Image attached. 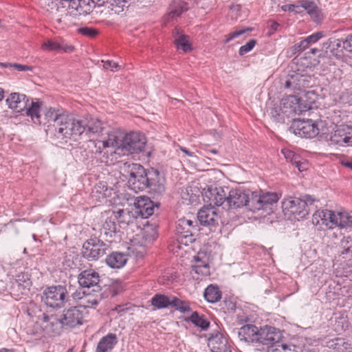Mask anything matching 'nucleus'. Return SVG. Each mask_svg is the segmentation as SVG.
Wrapping results in <instances>:
<instances>
[{
    "label": "nucleus",
    "instance_id": "obj_1",
    "mask_svg": "<svg viewBox=\"0 0 352 352\" xmlns=\"http://www.w3.org/2000/svg\"><path fill=\"white\" fill-rule=\"evenodd\" d=\"M45 118L48 122L54 123L55 135L58 138L70 139L73 136L80 135L85 131L83 120L77 119L63 109H47Z\"/></svg>",
    "mask_w": 352,
    "mask_h": 352
},
{
    "label": "nucleus",
    "instance_id": "obj_2",
    "mask_svg": "<svg viewBox=\"0 0 352 352\" xmlns=\"http://www.w3.org/2000/svg\"><path fill=\"white\" fill-rule=\"evenodd\" d=\"M312 223L320 229L352 227L351 213L346 210H319L312 217Z\"/></svg>",
    "mask_w": 352,
    "mask_h": 352
},
{
    "label": "nucleus",
    "instance_id": "obj_3",
    "mask_svg": "<svg viewBox=\"0 0 352 352\" xmlns=\"http://www.w3.org/2000/svg\"><path fill=\"white\" fill-rule=\"evenodd\" d=\"M129 168L128 184L129 188L135 192L146 190L148 187L150 171L146 172L144 168L139 164H132Z\"/></svg>",
    "mask_w": 352,
    "mask_h": 352
},
{
    "label": "nucleus",
    "instance_id": "obj_4",
    "mask_svg": "<svg viewBox=\"0 0 352 352\" xmlns=\"http://www.w3.org/2000/svg\"><path fill=\"white\" fill-rule=\"evenodd\" d=\"M96 148V153L102 154L103 157L109 153L116 154L117 151L121 150V138L114 132L107 133V136L101 140H91Z\"/></svg>",
    "mask_w": 352,
    "mask_h": 352
},
{
    "label": "nucleus",
    "instance_id": "obj_5",
    "mask_svg": "<svg viewBox=\"0 0 352 352\" xmlns=\"http://www.w3.org/2000/svg\"><path fill=\"white\" fill-rule=\"evenodd\" d=\"M279 199L276 192H263L262 190L251 192L249 206L252 211L267 210Z\"/></svg>",
    "mask_w": 352,
    "mask_h": 352
},
{
    "label": "nucleus",
    "instance_id": "obj_6",
    "mask_svg": "<svg viewBox=\"0 0 352 352\" xmlns=\"http://www.w3.org/2000/svg\"><path fill=\"white\" fill-rule=\"evenodd\" d=\"M67 300V291L62 285L47 287L42 296V300L46 305L53 308L62 307Z\"/></svg>",
    "mask_w": 352,
    "mask_h": 352
},
{
    "label": "nucleus",
    "instance_id": "obj_7",
    "mask_svg": "<svg viewBox=\"0 0 352 352\" xmlns=\"http://www.w3.org/2000/svg\"><path fill=\"white\" fill-rule=\"evenodd\" d=\"M314 199L310 196L307 197L305 200L297 197H288L284 199L282 202V207L284 211L298 215L302 218L309 213L308 204H312Z\"/></svg>",
    "mask_w": 352,
    "mask_h": 352
},
{
    "label": "nucleus",
    "instance_id": "obj_8",
    "mask_svg": "<svg viewBox=\"0 0 352 352\" xmlns=\"http://www.w3.org/2000/svg\"><path fill=\"white\" fill-rule=\"evenodd\" d=\"M280 109L282 113L289 117L293 115H300L310 109V106L302 102L296 96L289 95L280 100Z\"/></svg>",
    "mask_w": 352,
    "mask_h": 352
},
{
    "label": "nucleus",
    "instance_id": "obj_9",
    "mask_svg": "<svg viewBox=\"0 0 352 352\" xmlns=\"http://www.w3.org/2000/svg\"><path fill=\"white\" fill-rule=\"evenodd\" d=\"M197 222L196 220H190L187 218H181L177 221L176 232L178 235L179 243L187 245L195 241L194 232L197 230Z\"/></svg>",
    "mask_w": 352,
    "mask_h": 352
},
{
    "label": "nucleus",
    "instance_id": "obj_10",
    "mask_svg": "<svg viewBox=\"0 0 352 352\" xmlns=\"http://www.w3.org/2000/svg\"><path fill=\"white\" fill-rule=\"evenodd\" d=\"M121 150L131 153H138L142 151L146 144V137L138 132H131L121 138Z\"/></svg>",
    "mask_w": 352,
    "mask_h": 352
},
{
    "label": "nucleus",
    "instance_id": "obj_11",
    "mask_svg": "<svg viewBox=\"0 0 352 352\" xmlns=\"http://www.w3.org/2000/svg\"><path fill=\"white\" fill-rule=\"evenodd\" d=\"M60 318L54 314H43L39 318L38 321L34 323V327L43 331V333L48 336H52L59 333L61 329Z\"/></svg>",
    "mask_w": 352,
    "mask_h": 352
},
{
    "label": "nucleus",
    "instance_id": "obj_12",
    "mask_svg": "<svg viewBox=\"0 0 352 352\" xmlns=\"http://www.w3.org/2000/svg\"><path fill=\"white\" fill-rule=\"evenodd\" d=\"M290 130L297 135L306 138H312L319 133L318 126L310 120H294L290 127Z\"/></svg>",
    "mask_w": 352,
    "mask_h": 352
},
{
    "label": "nucleus",
    "instance_id": "obj_13",
    "mask_svg": "<svg viewBox=\"0 0 352 352\" xmlns=\"http://www.w3.org/2000/svg\"><path fill=\"white\" fill-rule=\"evenodd\" d=\"M107 245L98 238L87 240L82 246V254L89 260H96L106 253Z\"/></svg>",
    "mask_w": 352,
    "mask_h": 352
},
{
    "label": "nucleus",
    "instance_id": "obj_14",
    "mask_svg": "<svg viewBox=\"0 0 352 352\" xmlns=\"http://www.w3.org/2000/svg\"><path fill=\"white\" fill-rule=\"evenodd\" d=\"M250 191L241 188L232 189L227 195L226 206L229 208H239L249 206Z\"/></svg>",
    "mask_w": 352,
    "mask_h": 352
},
{
    "label": "nucleus",
    "instance_id": "obj_15",
    "mask_svg": "<svg viewBox=\"0 0 352 352\" xmlns=\"http://www.w3.org/2000/svg\"><path fill=\"white\" fill-rule=\"evenodd\" d=\"M330 144L347 146L352 145V127L348 125H340L331 134Z\"/></svg>",
    "mask_w": 352,
    "mask_h": 352
},
{
    "label": "nucleus",
    "instance_id": "obj_16",
    "mask_svg": "<svg viewBox=\"0 0 352 352\" xmlns=\"http://www.w3.org/2000/svg\"><path fill=\"white\" fill-rule=\"evenodd\" d=\"M204 200L209 203L210 206H226L227 193L224 188L221 186H211L203 193Z\"/></svg>",
    "mask_w": 352,
    "mask_h": 352
},
{
    "label": "nucleus",
    "instance_id": "obj_17",
    "mask_svg": "<svg viewBox=\"0 0 352 352\" xmlns=\"http://www.w3.org/2000/svg\"><path fill=\"white\" fill-rule=\"evenodd\" d=\"M85 309L82 307H73L65 310L60 318L63 325L74 327L77 325L82 324Z\"/></svg>",
    "mask_w": 352,
    "mask_h": 352
},
{
    "label": "nucleus",
    "instance_id": "obj_18",
    "mask_svg": "<svg viewBox=\"0 0 352 352\" xmlns=\"http://www.w3.org/2000/svg\"><path fill=\"white\" fill-rule=\"evenodd\" d=\"M257 343L272 346L278 344L282 338L280 331L271 326H265L258 329Z\"/></svg>",
    "mask_w": 352,
    "mask_h": 352
},
{
    "label": "nucleus",
    "instance_id": "obj_19",
    "mask_svg": "<svg viewBox=\"0 0 352 352\" xmlns=\"http://www.w3.org/2000/svg\"><path fill=\"white\" fill-rule=\"evenodd\" d=\"M100 282V276L98 272L92 270H87L82 271L78 275V283L79 285L84 288L96 287L94 289V292H99L100 286L98 283Z\"/></svg>",
    "mask_w": 352,
    "mask_h": 352
},
{
    "label": "nucleus",
    "instance_id": "obj_20",
    "mask_svg": "<svg viewBox=\"0 0 352 352\" xmlns=\"http://www.w3.org/2000/svg\"><path fill=\"white\" fill-rule=\"evenodd\" d=\"M208 346L212 352H231L230 345L226 336L217 333L209 338Z\"/></svg>",
    "mask_w": 352,
    "mask_h": 352
},
{
    "label": "nucleus",
    "instance_id": "obj_21",
    "mask_svg": "<svg viewBox=\"0 0 352 352\" xmlns=\"http://www.w3.org/2000/svg\"><path fill=\"white\" fill-rule=\"evenodd\" d=\"M41 48L43 50L65 53H69L74 50V46L67 44L61 38H55L54 39L45 41L41 45Z\"/></svg>",
    "mask_w": 352,
    "mask_h": 352
},
{
    "label": "nucleus",
    "instance_id": "obj_22",
    "mask_svg": "<svg viewBox=\"0 0 352 352\" xmlns=\"http://www.w3.org/2000/svg\"><path fill=\"white\" fill-rule=\"evenodd\" d=\"M146 189L154 195H161L165 191V179L157 170H150V177Z\"/></svg>",
    "mask_w": 352,
    "mask_h": 352
},
{
    "label": "nucleus",
    "instance_id": "obj_23",
    "mask_svg": "<svg viewBox=\"0 0 352 352\" xmlns=\"http://www.w3.org/2000/svg\"><path fill=\"white\" fill-rule=\"evenodd\" d=\"M93 3L91 0H72L68 6L69 13L74 16L89 14Z\"/></svg>",
    "mask_w": 352,
    "mask_h": 352
},
{
    "label": "nucleus",
    "instance_id": "obj_24",
    "mask_svg": "<svg viewBox=\"0 0 352 352\" xmlns=\"http://www.w3.org/2000/svg\"><path fill=\"white\" fill-rule=\"evenodd\" d=\"M309 78V76L296 73L287 78L285 82V87L295 91H302L310 86Z\"/></svg>",
    "mask_w": 352,
    "mask_h": 352
},
{
    "label": "nucleus",
    "instance_id": "obj_25",
    "mask_svg": "<svg viewBox=\"0 0 352 352\" xmlns=\"http://www.w3.org/2000/svg\"><path fill=\"white\" fill-rule=\"evenodd\" d=\"M9 108L16 112H21L28 106L29 98L24 94L12 93L6 99Z\"/></svg>",
    "mask_w": 352,
    "mask_h": 352
},
{
    "label": "nucleus",
    "instance_id": "obj_26",
    "mask_svg": "<svg viewBox=\"0 0 352 352\" xmlns=\"http://www.w3.org/2000/svg\"><path fill=\"white\" fill-rule=\"evenodd\" d=\"M258 328L254 324H245L238 331V336L241 341L248 343L257 342Z\"/></svg>",
    "mask_w": 352,
    "mask_h": 352
},
{
    "label": "nucleus",
    "instance_id": "obj_27",
    "mask_svg": "<svg viewBox=\"0 0 352 352\" xmlns=\"http://www.w3.org/2000/svg\"><path fill=\"white\" fill-rule=\"evenodd\" d=\"M218 214L213 206L203 207L197 214V218L204 225H214L218 220Z\"/></svg>",
    "mask_w": 352,
    "mask_h": 352
},
{
    "label": "nucleus",
    "instance_id": "obj_28",
    "mask_svg": "<svg viewBox=\"0 0 352 352\" xmlns=\"http://www.w3.org/2000/svg\"><path fill=\"white\" fill-rule=\"evenodd\" d=\"M136 213L142 218H148L154 212L153 203L149 199L141 198L135 204Z\"/></svg>",
    "mask_w": 352,
    "mask_h": 352
},
{
    "label": "nucleus",
    "instance_id": "obj_29",
    "mask_svg": "<svg viewBox=\"0 0 352 352\" xmlns=\"http://www.w3.org/2000/svg\"><path fill=\"white\" fill-rule=\"evenodd\" d=\"M333 352H352V344L343 338H336L327 342Z\"/></svg>",
    "mask_w": 352,
    "mask_h": 352
},
{
    "label": "nucleus",
    "instance_id": "obj_30",
    "mask_svg": "<svg viewBox=\"0 0 352 352\" xmlns=\"http://www.w3.org/2000/svg\"><path fill=\"white\" fill-rule=\"evenodd\" d=\"M118 342V338L116 334L110 333L102 337L99 341L96 352H109L111 351Z\"/></svg>",
    "mask_w": 352,
    "mask_h": 352
},
{
    "label": "nucleus",
    "instance_id": "obj_31",
    "mask_svg": "<svg viewBox=\"0 0 352 352\" xmlns=\"http://www.w3.org/2000/svg\"><path fill=\"white\" fill-rule=\"evenodd\" d=\"M111 191V190L107 187L104 182H100L92 189L91 196L94 200L102 202L107 197L110 196Z\"/></svg>",
    "mask_w": 352,
    "mask_h": 352
},
{
    "label": "nucleus",
    "instance_id": "obj_32",
    "mask_svg": "<svg viewBox=\"0 0 352 352\" xmlns=\"http://www.w3.org/2000/svg\"><path fill=\"white\" fill-rule=\"evenodd\" d=\"M127 261V256L124 253L113 252L106 258L107 264L112 268H121Z\"/></svg>",
    "mask_w": 352,
    "mask_h": 352
},
{
    "label": "nucleus",
    "instance_id": "obj_33",
    "mask_svg": "<svg viewBox=\"0 0 352 352\" xmlns=\"http://www.w3.org/2000/svg\"><path fill=\"white\" fill-rule=\"evenodd\" d=\"M111 214L112 217H116V222L120 224H129L134 219L133 212L126 209L115 210Z\"/></svg>",
    "mask_w": 352,
    "mask_h": 352
},
{
    "label": "nucleus",
    "instance_id": "obj_34",
    "mask_svg": "<svg viewBox=\"0 0 352 352\" xmlns=\"http://www.w3.org/2000/svg\"><path fill=\"white\" fill-rule=\"evenodd\" d=\"M118 230L117 222L116 221V217H112L111 214L109 216L105 221L103 223L101 232L108 237H112L116 234Z\"/></svg>",
    "mask_w": 352,
    "mask_h": 352
},
{
    "label": "nucleus",
    "instance_id": "obj_35",
    "mask_svg": "<svg viewBox=\"0 0 352 352\" xmlns=\"http://www.w3.org/2000/svg\"><path fill=\"white\" fill-rule=\"evenodd\" d=\"M171 296L164 294H156L151 300V305L155 309H161L170 307Z\"/></svg>",
    "mask_w": 352,
    "mask_h": 352
},
{
    "label": "nucleus",
    "instance_id": "obj_36",
    "mask_svg": "<svg viewBox=\"0 0 352 352\" xmlns=\"http://www.w3.org/2000/svg\"><path fill=\"white\" fill-rule=\"evenodd\" d=\"M25 114L30 116L33 122L36 124H41L40 121V103L38 102L30 101L28 106L24 110Z\"/></svg>",
    "mask_w": 352,
    "mask_h": 352
},
{
    "label": "nucleus",
    "instance_id": "obj_37",
    "mask_svg": "<svg viewBox=\"0 0 352 352\" xmlns=\"http://www.w3.org/2000/svg\"><path fill=\"white\" fill-rule=\"evenodd\" d=\"M204 297L209 302H217L221 298V292L217 286L210 285L205 289Z\"/></svg>",
    "mask_w": 352,
    "mask_h": 352
},
{
    "label": "nucleus",
    "instance_id": "obj_38",
    "mask_svg": "<svg viewBox=\"0 0 352 352\" xmlns=\"http://www.w3.org/2000/svg\"><path fill=\"white\" fill-rule=\"evenodd\" d=\"M83 124L85 126V131L89 135H97L100 133L103 130L102 123L98 119L90 118Z\"/></svg>",
    "mask_w": 352,
    "mask_h": 352
},
{
    "label": "nucleus",
    "instance_id": "obj_39",
    "mask_svg": "<svg viewBox=\"0 0 352 352\" xmlns=\"http://www.w3.org/2000/svg\"><path fill=\"white\" fill-rule=\"evenodd\" d=\"M302 7L307 10V13L316 22H320L322 19L321 10L313 1H305L302 3Z\"/></svg>",
    "mask_w": 352,
    "mask_h": 352
},
{
    "label": "nucleus",
    "instance_id": "obj_40",
    "mask_svg": "<svg viewBox=\"0 0 352 352\" xmlns=\"http://www.w3.org/2000/svg\"><path fill=\"white\" fill-rule=\"evenodd\" d=\"M340 245L342 250L340 255L344 259L352 258V234L346 237H344L340 241Z\"/></svg>",
    "mask_w": 352,
    "mask_h": 352
},
{
    "label": "nucleus",
    "instance_id": "obj_41",
    "mask_svg": "<svg viewBox=\"0 0 352 352\" xmlns=\"http://www.w3.org/2000/svg\"><path fill=\"white\" fill-rule=\"evenodd\" d=\"M190 320L197 327L201 328L203 330H206L210 325V322L206 318L204 315L199 314L197 311L192 314L190 317Z\"/></svg>",
    "mask_w": 352,
    "mask_h": 352
},
{
    "label": "nucleus",
    "instance_id": "obj_42",
    "mask_svg": "<svg viewBox=\"0 0 352 352\" xmlns=\"http://www.w3.org/2000/svg\"><path fill=\"white\" fill-rule=\"evenodd\" d=\"M176 310L182 313H186L190 311L189 302L187 301L182 300L175 296H171L170 305Z\"/></svg>",
    "mask_w": 352,
    "mask_h": 352
},
{
    "label": "nucleus",
    "instance_id": "obj_43",
    "mask_svg": "<svg viewBox=\"0 0 352 352\" xmlns=\"http://www.w3.org/2000/svg\"><path fill=\"white\" fill-rule=\"evenodd\" d=\"M188 10L187 5L182 1L175 2L171 6V10L168 16L170 19L179 16L184 12Z\"/></svg>",
    "mask_w": 352,
    "mask_h": 352
},
{
    "label": "nucleus",
    "instance_id": "obj_44",
    "mask_svg": "<svg viewBox=\"0 0 352 352\" xmlns=\"http://www.w3.org/2000/svg\"><path fill=\"white\" fill-rule=\"evenodd\" d=\"M175 44L178 48H181L184 52L192 50L191 44L189 41V37L185 34H180L175 38Z\"/></svg>",
    "mask_w": 352,
    "mask_h": 352
},
{
    "label": "nucleus",
    "instance_id": "obj_45",
    "mask_svg": "<svg viewBox=\"0 0 352 352\" xmlns=\"http://www.w3.org/2000/svg\"><path fill=\"white\" fill-rule=\"evenodd\" d=\"M102 299L100 294H96L95 296H92L90 294H87L85 296L84 300L86 301L87 304L83 305L85 307H92L97 305L99 301Z\"/></svg>",
    "mask_w": 352,
    "mask_h": 352
},
{
    "label": "nucleus",
    "instance_id": "obj_46",
    "mask_svg": "<svg viewBox=\"0 0 352 352\" xmlns=\"http://www.w3.org/2000/svg\"><path fill=\"white\" fill-rule=\"evenodd\" d=\"M15 280L17 281L19 284H22L23 285V287L30 288L32 285L30 275H29L28 273H20L19 274L17 275Z\"/></svg>",
    "mask_w": 352,
    "mask_h": 352
},
{
    "label": "nucleus",
    "instance_id": "obj_47",
    "mask_svg": "<svg viewBox=\"0 0 352 352\" xmlns=\"http://www.w3.org/2000/svg\"><path fill=\"white\" fill-rule=\"evenodd\" d=\"M192 271L201 277H206L210 274V266L208 265H192Z\"/></svg>",
    "mask_w": 352,
    "mask_h": 352
},
{
    "label": "nucleus",
    "instance_id": "obj_48",
    "mask_svg": "<svg viewBox=\"0 0 352 352\" xmlns=\"http://www.w3.org/2000/svg\"><path fill=\"white\" fill-rule=\"evenodd\" d=\"M29 290L30 288L23 287L22 284H19L16 280L12 283V291L14 295H26Z\"/></svg>",
    "mask_w": 352,
    "mask_h": 352
},
{
    "label": "nucleus",
    "instance_id": "obj_49",
    "mask_svg": "<svg viewBox=\"0 0 352 352\" xmlns=\"http://www.w3.org/2000/svg\"><path fill=\"white\" fill-rule=\"evenodd\" d=\"M281 153L284 155L286 160L291 162L292 164H294L295 161L298 160L300 157V155L294 153V151L287 148H283L281 150Z\"/></svg>",
    "mask_w": 352,
    "mask_h": 352
},
{
    "label": "nucleus",
    "instance_id": "obj_50",
    "mask_svg": "<svg viewBox=\"0 0 352 352\" xmlns=\"http://www.w3.org/2000/svg\"><path fill=\"white\" fill-rule=\"evenodd\" d=\"M256 41L255 39L250 40L245 45H242L239 48V53L241 56H243L249 52H250L256 45Z\"/></svg>",
    "mask_w": 352,
    "mask_h": 352
},
{
    "label": "nucleus",
    "instance_id": "obj_51",
    "mask_svg": "<svg viewBox=\"0 0 352 352\" xmlns=\"http://www.w3.org/2000/svg\"><path fill=\"white\" fill-rule=\"evenodd\" d=\"M189 191H192L191 189L186 188V192H183L182 195V197L184 200L188 201L190 204H194L198 201V196L195 194L192 193L190 195H189Z\"/></svg>",
    "mask_w": 352,
    "mask_h": 352
},
{
    "label": "nucleus",
    "instance_id": "obj_52",
    "mask_svg": "<svg viewBox=\"0 0 352 352\" xmlns=\"http://www.w3.org/2000/svg\"><path fill=\"white\" fill-rule=\"evenodd\" d=\"M78 32L90 38H94L98 34V32L96 29L88 27L78 29Z\"/></svg>",
    "mask_w": 352,
    "mask_h": 352
},
{
    "label": "nucleus",
    "instance_id": "obj_53",
    "mask_svg": "<svg viewBox=\"0 0 352 352\" xmlns=\"http://www.w3.org/2000/svg\"><path fill=\"white\" fill-rule=\"evenodd\" d=\"M208 258L204 253H198L195 256V264L193 265H208Z\"/></svg>",
    "mask_w": 352,
    "mask_h": 352
},
{
    "label": "nucleus",
    "instance_id": "obj_54",
    "mask_svg": "<svg viewBox=\"0 0 352 352\" xmlns=\"http://www.w3.org/2000/svg\"><path fill=\"white\" fill-rule=\"evenodd\" d=\"M300 172H303L308 169L309 163L307 160L302 159L301 157L298 159V160L295 161V163L293 164Z\"/></svg>",
    "mask_w": 352,
    "mask_h": 352
},
{
    "label": "nucleus",
    "instance_id": "obj_55",
    "mask_svg": "<svg viewBox=\"0 0 352 352\" xmlns=\"http://www.w3.org/2000/svg\"><path fill=\"white\" fill-rule=\"evenodd\" d=\"M340 102L352 105V90L343 91L340 96Z\"/></svg>",
    "mask_w": 352,
    "mask_h": 352
},
{
    "label": "nucleus",
    "instance_id": "obj_56",
    "mask_svg": "<svg viewBox=\"0 0 352 352\" xmlns=\"http://www.w3.org/2000/svg\"><path fill=\"white\" fill-rule=\"evenodd\" d=\"M103 62V67L106 69H110L112 72L118 71L120 69L119 64L113 60H106Z\"/></svg>",
    "mask_w": 352,
    "mask_h": 352
},
{
    "label": "nucleus",
    "instance_id": "obj_57",
    "mask_svg": "<svg viewBox=\"0 0 352 352\" xmlns=\"http://www.w3.org/2000/svg\"><path fill=\"white\" fill-rule=\"evenodd\" d=\"M245 32V30H236L233 32H231L229 34L225 36L224 43H228L230 41L234 39L235 38L239 37V36L244 34Z\"/></svg>",
    "mask_w": 352,
    "mask_h": 352
},
{
    "label": "nucleus",
    "instance_id": "obj_58",
    "mask_svg": "<svg viewBox=\"0 0 352 352\" xmlns=\"http://www.w3.org/2000/svg\"><path fill=\"white\" fill-rule=\"evenodd\" d=\"M270 114L277 121L284 120V118L282 116V114L283 113L280 111V107L272 108L271 109Z\"/></svg>",
    "mask_w": 352,
    "mask_h": 352
},
{
    "label": "nucleus",
    "instance_id": "obj_59",
    "mask_svg": "<svg viewBox=\"0 0 352 352\" xmlns=\"http://www.w3.org/2000/svg\"><path fill=\"white\" fill-rule=\"evenodd\" d=\"M323 36V34L321 32H318L316 33H314L309 36H307L306 38L309 42V43H316L320 38H321Z\"/></svg>",
    "mask_w": 352,
    "mask_h": 352
},
{
    "label": "nucleus",
    "instance_id": "obj_60",
    "mask_svg": "<svg viewBox=\"0 0 352 352\" xmlns=\"http://www.w3.org/2000/svg\"><path fill=\"white\" fill-rule=\"evenodd\" d=\"M12 67L19 72L23 71H32V68L28 65L14 63L11 65Z\"/></svg>",
    "mask_w": 352,
    "mask_h": 352
},
{
    "label": "nucleus",
    "instance_id": "obj_61",
    "mask_svg": "<svg viewBox=\"0 0 352 352\" xmlns=\"http://www.w3.org/2000/svg\"><path fill=\"white\" fill-rule=\"evenodd\" d=\"M285 344H274L270 349L268 350V352H285Z\"/></svg>",
    "mask_w": 352,
    "mask_h": 352
},
{
    "label": "nucleus",
    "instance_id": "obj_62",
    "mask_svg": "<svg viewBox=\"0 0 352 352\" xmlns=\"http://www.w3.org/2000/svg\"><path fill=\"white\" fill-rule=\"evenodd\" d=\"M309 45L310 43L307 41V39L305 38L304 40L301 41L299 43L296 45V48L298 49V51H304L305 50L308 48Z\"/></svg>",
    "mask_w": 352,
    "mask_h": 352
},
{
    "label": "nucleus",
    "instance_id": "obj_63",
    "mask_svg": "<svg viewBox=\"0 0 352 352\" xmlns=\"http://www.w3.org/2000/svg\"><path fill=\"white\" fill-rule=\"evenodd\" d=\"M340 164L346 168H350L352 170V157L350 159H343L340 161Z\"/></svg>",
    "mask_w": 352,
    "mask_h": 352
},
{
    "label": "nucleus",
    "instance_id": "obj_64",
    "mask_svg": "<svg viewBox=\"0 0 352 352\" xmlns=\"http://www.w3.org/2000/svg\"><path fill=\"white\" fill-rule=\"evenodd\" d=\"M43 332V331H40L39 329L34 327V324L32 325V328H29L28 333L34 336H39Z\"/></svg>",
    "mask_w": 352,
    "mask_h": 352
}]
</instances>
